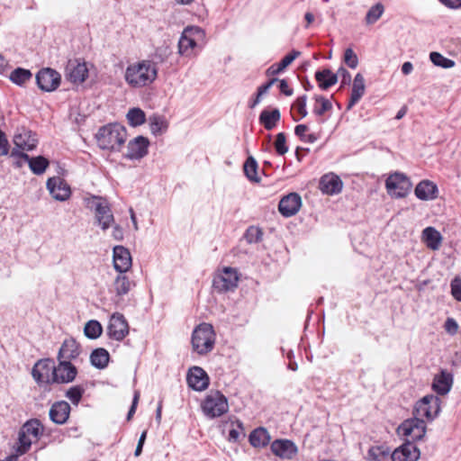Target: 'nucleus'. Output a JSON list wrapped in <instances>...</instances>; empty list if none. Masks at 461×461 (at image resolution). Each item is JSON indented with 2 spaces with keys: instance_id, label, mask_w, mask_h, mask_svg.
Masks as SVG:
<instances>
[{
  "instance_id": "f257e3e1",
  "label": "nucleus",
  "mask_w": 461,
  "mask_h": 461,
  "mask_svg": "<svg viewBox=\"0 0 461 461\" xmlns=\"http://www.w3.org/2000/svg\"><path fill=\"white\" fill-rule=\"evenodd\" d=\"M157 77V64L149 59L130 64L124 72V80L132 88L148 86L156 80Z\"/></svg>"
},
{
  "instance_id": "f03ea898",
  "label": "nucleus",
  "mask_w": 461,
  "mask_h": 461,
  "mask_svg": "<svg viewBox=\"0 0 461 461\" xmlns=\"http://www.w3.org/2000/svg\"><path fill=\"white\" fill-rule=\"evenodd\" d=\"M126 137V129L119 123L103 126L96 133L97 143L102 149L120 150Z\"/></svg>"
},
{
  "instance_id": "7ed1b4c3",
  "label": "nucleus",
  "mask_w": 461,
  "mask_h": 461,
  "mask_svg": "<svg viewBox=\"0 0 461 461\" xmlns=\"http://www.w3.org/2000/svg\"><path fill=\"white\" fill-rule=\"evenodd\" d=\"M215 343V332L212 325L202 323L198 325L192 334V346L200 355L211 352Z\"/></svg>"
},
{
  "instance_id": "20e7f679",
  "label": "nucleus",
  "mask_w": 461,
  "mask_h": 461,
  "mask_svg": "<svg viewBox=\"0 0 461 461\" xmlns=\"http://www.w3.org/2000/svg\"><path fill=\"white\" fill-rule=\"evenodd\" d=\"M86 206L94 211L95 221L105 230L114 222V217L106 199L93 196L87 200Z\"/></svg>"
},
{
  "instance_id": "39448f33",
  "label": "nucleus",
  "mask_w": 461,
  "mask_h": 461,
  "mask_svg": "<svg viewBox=\"0 0 461 461\" xmlns=\"http://www.w3.org/2000/svg\"><path fill=\"white\" fill-rule=\"evenodd\" d=\"M202 410L210 419L220 417L229 411L227 398L219 391L211 392L204 398Z\"/></svg>"
},
{
  "instance_id": "423d86ee",
  "label": "nucleus",
  "mask_w": 461,
  "mask_h": 461,
  "mask_svg": "<svg viewBox=\"0 0 461 461\" xmlns=\"http://www.w3.org/2000/svg\"><path fill=\"white\" fill-rule=\"evenodd\" d=\"M440 399L433 394L425 395L421 398L414 407V414L416 417L429 421L433 420L439 413Z\"/></svg>"
},
{
  "instance_id": "0eeeda50",
  "label": "nucleus",
  "mask_w": 461,
  "mask_h": 461,
  "mask_svg": "<svg viewBox=\"0 0 461 461\" xmlns=\"http://www.w3.org/2000/svg\"><path fill=\"white\" fill-rule=\"evenodd\" d=\"M411 186V180L400 172L391 174L385 181L388 194L394 198L405 197L410 193Z\"/></svg>"
},
{
  "instance_id": "6e6552de",
  "label": "nucleus",
  "mask_w": 461,
  "mask_h": 461,
  "mask_svg": "<svg viewBox=\"0 0 461 461\" xmlns=\"http://www.w3.org/2000/svg\"><path fill=\"white\" fill-rule=\"evenodd\" d=\"M399 435L410 438L409 440H420L426 433V424L424 420L418 417L404 420L397 429Z\"/></svg>"
},
{
  "instance_id": "1a4fd4ad",
  "label": "nucleus",
  "mask_w": 461,
  "mask_h": 461,
  "mask_svg": "<svg viewBox=\"0 0 461 461\" xmlns=\"http://www.w3.org/2000/svg\"><path fill=\"white\" fill-rule=\"evenodd\" d=\"M239 276L236 269L226 267L222 271L214 276L212 280L213 288L219 293H224L235 289L238 286Z\"/></svg>"
},
{
  "instance_id": "9d476101",
  "label": "nucleus",
  "mask_w": 461,
  "mask_h": 461,
  "mask_svg": "<svg viewBox=\"0 0 461 461\" xmlns=\"http://www.w3.org/2000/svg\"><path fill=\"white\" fill-rule=\"evenodd\" d=\"M54 372V362L47 358L41 359L34 365L32 375L38 384H52Z\"/></svg>"
},
{
  "instance_id": "9b49d317",
  "label": "nucleus",
  "mask_w": 461,
  "mask_h": 461,
  "mask_svg": "<svg viewBox=\"0 0 461 461\" xmlns=\"http://www.w3.org/2000/svg\"><path fill=\"white\" fill-rule=\"evenodd\" d=\"M38 86L46 92L57 89L60 84V75L52 68H43L36 75Z\"/></svg>"
},
{
  "instance_id": "f8f14e48",
  "label": "nucleus",
  "mask_w": 461,
  "mask_h": 461,
  "mask_svg": "<svg viewBox=\"0 0 461 461\" xmlns=\"http://www.w3.org/2000/svg\"><path fill=\"white\" fill-rule=\"evenodd\" d=\"M107 332L110 338L118 341L122 340L128 335L129 325L122 314L114 313L112 315Z\"/></svg>"
},
{
  "instance_id": "ddd939ff",
  "label": "nucleus",
  "mask_w": 461,
  "mask_h": 461,
  "mask_svg": "<svg viewBox=\"0 0 461 461\" xmlns=\"http://www.w3.org/2000/svg\"><path fill=\"white\" fill-rule=\"evenodd\" d=\"M46 186L51 196L57 201H66L71 195L70 186L59 176L50 177Z\"/></svg>"
},
{
  "instance_id": "4468645a",
  "label": "nucleus",
  "mask_w": 461,
  "mask_h": 461,
  "mask_svg": "<svg viewBox=\"0 0 461 461\" xmlns=\"http://www.w3.org/2000/svg\"><path fill=\"white\" fill-rule=\"evenodd\" d=\"M11 157H19L23 158L29 165L30 169L35 175H42L50 165L49 160L43 156H37L31 158L28 154L13 149L10 154Z\"/></svg>"
},
{
  "instance_id": "2eb2a0df",
  "label": "nucleus",
  "mask_w": 461,
  "mask_h": 461,
  "mask_svg": "<svg viewBox=\"0 0 461 461\" xmlns=\"http://www.w3.org/2000/svg\"><path fill=\"white\" fill-rule=\"evenodd\" d=\"M420 456V449L413 442L407 440L404 444L393 450L391 454V458L392 461H417Z\"/></svg>"
},
{
  "instance_id": "dca6fc26",
  "label": "nucleus",
  "mask_w": 461,
  "mask_h": 461,
  "mask_svg": "<svg viewBox=\"0 0 461 461\" xmlns=\"http://www.w3.org/2000/svg\"><path fill=\"white\" fill-rule=\"evenodd\" d=\"M59 363L56 366L53 377V383L68 384L72 382L77 374V370L70 361L59 360Z\"/></svg>"
},
{
  "instance_id": "f3484780",
  "label": "nucleus",
  "mask_w": 461,
  "mask_h": 461,
  "mask_svg": "<svg viewBox=\"0 0 461 461\" xmlns=\"http://www.w3.org/2000/svg\"><path fill=\"white\" fill-rule=\"evenodd\" d=\"M301 206V196L297 193H290L280 200L278 210L284 217H291L298 212Z\"/></svg>"
},
{
  "instance_id": "a211bd4d",
  "label": "nucleus",
  "mask_w": 461,
  "mask_h": 461,
  "mask_svg": "<svg viewBox=\"0 0 461 461\" xmlns=\"http://www.w3.org/2000/svg\"><path fill=\"white\" fill-rule=\"evenodd\" d=\"M14 144L17 150H27L31 151L37 147L38 140L35 137V134L31 131L26 130L24 128L18 130L14 136Z\"/></svg>"
},
{
  "instance_id": "6ab92c4d",
  "label": "nucleus",
  "mask_w": 461,
  "mask_h": 461,
  "mask_svg": "<svg viewBox=\"0 0 461 461\" xmlns=\"http://www.w3.org/2000/svg\"><path fill=\"white\" fill-rule=\"evenodd\" d=\"M194 32L199 33L198 28H186L184 30L178 41V53L181 56L191 57L194 54V50L196 47V41L194 39Z\"/></svg>"
},
{
  "instance_id": "aec40b11",
  "label": "nucleus",
  "mask_w": 461,
  "mask_h": 461,
  "mask_svg": "<svg viewBox=\"0 0 461 461\" xmlns=\"http://www.w3.org/2000/svg\"><path fill=\"white\" fill-rule=\"evenodd\" d=\"M187 384L195 391H203L209 385V377L206 372L200 366H193L187 374Z\"/></svg>"
},
{
  "instance_id": "412c9836",
  "label": "nucleus",
  "mask_w": 461,
  "mask_h": 461,
  "mask_svg": "<svg viewBox=\"0 0 461 461\" xmlns=\"http://www.w3.org/2000/svg\"><path fill=\"white\" fill-rule=\"evenodd\" d=\"M149 140L138 136L128 143L125 157L129 159H140L148 154Z\"/></svg>"
},
{
  "instance_id": "4be33fe9",
  "label": "nucleus",
  "mask_w": 461,
  "mask_h": 461,
  "mask_svg": "<svg viewBox=\"0 0 461 461\" xmlns=\"http://www.w3.org/2000/svg\"><path fill=\"white\" fill-rule=\"evenodd\" d=\"M271 450L276 456L285 459L294 458L298 452L296 445L289 439L275 440L271 444Z\"/></svg>"
},
{
  "instance_id": "5701e85b",
  "label": "nucleus",
  "mask_w": 461,
  "mask_h": 461,
  "mask_svg": "<svg viewBox=\"0 0 461 461\" xmlns=\"http://www.w3.org/2000/svg\"><path fill=\"white\" fill-rule=\"evenodd\" d=\"M88 76V69L86 63L69 61L66 68V77L72 83L81 84Z\"/></svg>"
},
{
  "instance_id": "b1692460",
  "label": "nucleus",
  "mask_w": 461,
  "mask_h": 461,
  "mask_svg": "<svg viewBox=\"0 0 461 461\" xmlns=\"http://www.w3.org/2000/svg\"><path fill=\"white\" fill-rule=\"evenodd\" d=\"M113 267L119 273H126L131 267V253L122 246L113 248Z\"/></svg>"
},
{
  "instance_id": "393cba45",
  "label": "nucleus",
  "mask_w": 461,
  "mask_h": 461,
  "mask_svg": "<svg viewBox=\"0 0 461 461\" xmlns=\"http://www.w3.org/2000/svg\"><path fill=\"white\" fill-rule=\"evenodd\" d=\"M453 385V375L442 369L438 375L434 376L432 389L438 394L446 395L451 390Z\"/></svg>"
},
{
  "instance_id": "a878e982",
  "label": "nucleus",
  "mask_w": 461,
  "mask_h": 461,
  "mask_svg": "<svg viewBox=\"0 0 461 461\" xmlns=\"http://www.w3.org/2000/svg\"><path fill=\"white\" fill-rule=\"evenodd\" d=\"M70 410V405L67 402H56L50 409V419L56 424H64L68 420Z\"/></svg>"
},
{
  "instance_id": "bb28decb",
  "label": "nucleus",
  "mask_w": 461,
  "mask_h": 461,
  "mask_svg": "<svg viewBox=\"0 0 461 461\" xmlns=\"http://www.w3.org/2000/svg\"><path fill=\"white\" fill-rule=\"evenodd\" d=\"M320 189L324 194H338L342 189V181L335 175H324L320 181Z\"/></svg>"
},
{
  "instance_id": "cd10ccee",
  "label": "nucleus",
  "mask_w": 461,
  "mask_h": 461,
  "mask_svg": "<svg viewBox=\"0 0 461 461\" xmlns=\"http://www.w3.org/2000/svg\"><path fill=\"white\" fill-rule=\"evenodd\" d=\"M365 92V78L362 74L357 73L353 80L351 95L347 105V110H350L362 98Z\"/></svg>"
},
{
  "instance_id": "c85d7f7f",
  "label": "nucleus",
  "mask_w": 461,
  "mask_h": 461,
  "mask_svg": "<svg viewBox=\"0 0 461 461\" xmlns=\"http://www.w3.org/2000/svg\"><path fill=\"white\" fill-rule=\"evenodd\" d=\"M414 193L420 200H433L437 197L438 187L429 180H422L416 185Z\"/></svg>"
},
{
  "instance_id": "c756f323",
  "label": "nucleus",
  "mask_w": 461,
  "mask_h": 461,
  "mask_svg": "<svg viewBox=\"0 0 461 461\" xmlns=\"http://www.w3.org/2000/svg\"><path fill=\"white\" fill-rule=\"evenodd\" d=\"M135 283L125 273H119L113 283V291L118 298L129 294Z\"/></svg>"
},
{
  "instance_id": "7c9ffc66",
  "label": "nucleus",
  "mask_w": 461,
  "mask_h": 461,
  "mask_svg": "<svg viewBox=\"0 0 461 461\" xmlns=\"http://www.w3.org/2000/svg\"><path fill=\"white\" fill-rule=\"evenodd\" d=\"M79 353V346L74 339H65L59 348L58 359L70 361L77 357Z\"/></svg>"
},
{
  "instance_id": "2f4dec72",
  "label": "nucleus",
  "mask_w": 461,
  "mask_h": 461,
  "mask_svg": "<svg viewBox=\"0 0 461 461\" xmlns=\"http://www.w3.org/2000/svg\"><path fill=\"white\" fill-rule=\"evenodd\" d=\"M281 119V113L278 108L273 110H263L260 114L258 121L260 124L267 131L273 130Z\"/></svg>"
},
{
  "instance_id": "473e14b6",
  "label": "nucleus",
  "mask_w": 461,
  "mask_h": 461,
  "mask_svg": "<svg viewBox=\"0 0 461 461\" xmlns=\"http://www.w3.org/2000/svg\"><path fill=\"white\" fill-rule=\"evenodd\" d=\"M300 55V51L292 50L289 54L285 56L280 62L271 65L266 71L267 76L274 77L280 74Z\"/></svg>"
},
{
  "instance_id": "72a5a7b5",
  "label": "nucleus",
  "mask_w": 461,
  "mask_h": 461,
  "mask_svg": "<svg viewBox=\"0 0 461 461\" xmlns=\"http://www.w3.org/2000/svg\"><path fill=\"white\" fill-rule=\"evenodd\" d=\"M422 239L427 247L432 250L439 249L442 242V236L434 227H427L422 231Z\"/></svg>"
},
{
  "instance_id": "f704fd0d",
  "label": "nucleus",
  "mask_w": 461,
  "mask_h": 461,
  "mask_svg": "<svg viewBox=\"0 0 461 461\" xmlns=\"http://www.w3.org/2000/svg\"><path fill=\"white\" fill-rule=\"evenodd\" d=\"M315 78L321 89H328L338 82V75L325 68L315 73Z\"/></svg>"
},
{
  "instance_id": "c9c22d12",
  "label": "nucleus",
  "mask_w": 461,
  "mask_h": 461,
  "mask_svg": "<svg viewBox=\"0 0 461 461\" xmlns=\"http://www.w3.org/2000/svg\"><path fill=\"white\" fill-rule=\"evenodd\" d=\"M270 441V435L265 428H258L249 435V442L255 447H266Z\"/></svg>"
},
{
  "instance_id": "e433bc0d",
  "label": "nucleus",
  "mask_w": 461,
  "mask_h": 461,
  "mask_svg": "<svg viewBox=\"0 0 461 461\" xmlns=\"http://www.w3.org/2000/svg\"><path fill=\"white\" fill-rule=\"evenodd\" d=\"M110 359L108 351L103 348L95 349L90 355L91 364L99 369H104L107 366Z\"/></svg>"
},
{
  "instance_id": "4c0bfd02",
  "label": "nucleus",
  "mask_w": 461,
  "mask_h": 461,
  "mask_svg": "<svg viewBox=\"0 0 461 461\" xmlns=\"http://www.w3.org/2000/svg\"><path fill=\"white\" fill-rule=\"evenodd\" d=\"M42 430L43 428L37 419H32L26 421L20 429V431L32 437L35 441L40 438Z\"/></svg>"
},
{
  "instance_id": "58836bf2",
  "label": "nucleus",
  "mask_w": 461,
  "mask_h": 461,
  "mask_svg": "<svg viewBox=\"0 0 461 461\" xmlns=\"http://www.w3.org/2000/svg\"><path fill=\"white\" fill-rule=\"evenodd\" d=\"M103 328L99 321L91 320L87 321L84 328L85 335L91 339H95L102 334Z\"/></svg>"
},
{
  "instance_id": "ea45409f",
  "label": "nucleus",
  "mask_w": 461,
  "mask_h": 461,
  "mask_svg": "<svg viewBox=\"0 0 461 461\" xmlns=\"http://www.w3.org/2000/svg\"><path fill=\"white\" fill-rule=\"evenodd\" d=\"M390 449L384 446H374L369 448L367 453V459L369 461H383V459L388 456Z\"/></svg>"
},
{
  "instance_id": "a19ab883",
  "label": "nucleus",
  "mask_w": 461,
  "mask_h": 461,
  "mask_svg": "<svg viewBox=\"0 0 461 461\" xmlns=\"http://www.w3.org/2000/svg\"><path fill=\"white\" fill-rule=\"evenodd\" d=\"M129 123L133 126H140L146 121L145 113L140 108H131L127 113Z\"/></svg>"
},
{
  "instance_id": "79ce46f5",
  "label": "nucleus",
  "mask_w": 461,
  "mask_h": 461,
  "mask_svg": "<svg viewBox=\"0 0 461 461\" xmlns=\"http://www.w3.org/2000/svg\"><path fill=\"white\" fill-rule=\"evenodd\" d=\"M32 73L28 69L17 68L12 71L10 80L16 85L22 86L32 77Z\"/></svg>"
},
{
  "instance_id": "37998d69",
  "label": "nucleus",
  "mask_w": 461,
  "mask_h": 461,
  "mask_svg": "<svg viewBox=\"0 0 461 461\" xmlns=\"http://www.w3.org/2000/svg\"><path fill=\"white\" fill-rule=\"evenodd\" d=\"M316 104L313 108V113L317 116H321L326 112L330 111L332 108V104L330 101L325 98L322 95H315L314 96Z\"/></svg>"
},
{
  "instance_id": "c03bdc74",
  "label": "nucleus",
  "mask_w": 461,
  "mask_h": 461,
  "mask_svg": "<svg viewBox=\"0 0 461 461\" xmlns=\"http://www.w3.org/2000/svg\"><path fill=\"white\" fill-rule=\"evenodd\" d=\"M150 131L153 134H158L166 131L167 123L166 120L159 115H152L149 118Z\"/></svg>"
},
{
  "instance_id": "a18cd8bd",
  "label": "nucleus",
  "mask_w": 461,
  "mask_h": 461,
  "mask_svg": "<svg viewBox=\"0 0 461 461\" xmlns=\"http://www.w3.org/2000/svg\"><path fill=\"white\" fill-rule=\"evenodd\" d=\"M257 169H258V163L257 161L252 158L249 157L244 163V173L246 176L253 182H258L259 177L257 175Z\"/></svg>"
},
{
  "instance_id": "49530a36",
  "label": "nucleus",
  "mask_w": 461,
  "mask_h": 461,
  "mask_svg": "<svg viewBox=\"0 0 461 461\" xmlns=\"http://www.w3.org/2000/svg\"><path fill=\"white\" fill-rule=\"evenodd\" d=\"M384 12V7L381 3H377L373 5L366 15V23L367 24H373L376 23Z\"/></svg>"
},
{
  "instance_id": "de8ad7c7",
  "label": "nucleus",
  "mask_w": 461,
  "mask_h": 461,
  "mask_svg": "<svg viewBox=\"0 0 461 461\" xmlns=\"http://www.w3.org/2000/svg\"><path fill=\"white\" fill-rule=\"evenodd\" d=\"M429 59L435 66L441 67L443 68H450L455 66L454 60L447 59L436 51L429 54Z\"/></svg>"
},
{
  "instance_id": "09e8293b",
  "label": "nucleus",
  "mask_w": 461,
  "mask_h": 461,
  "mask_svg": "<svg viewBox=\"0 0 461 461\" xmlns=\"http://www.w3.org/2000/svg\"><path fill=\"white\" fill-rule=\"evenodd\" d=\"M241 436H245L243 424L240 420L232 421L227 438L228 440L230 442H238Z\"/></svg>"
},
{
  "instance_id": "8fccbe9b",
  "label": "nucleus",
  "mask_w": 461,
  "mask_h": 461,
  "mask_svg": "<svg viewBox=\"0 0 461 461\" xmlns=\"http://www.w3.org/2000/svg\"><path fill=\"white\" fill-rule=\"evenodd\" d=\"M33 440L34 439L32 437L23 433L22 431H19L18 446L16 451L20 455L25 454L30 449Z\"/></svg>"
},
{
  "instance_id": "3c124183",
  "label": "nucleus",
  "mask_w": 461,
  "mask_h": 461,
  "mask_svg": "<svg viewBox=\"0 0 461 461\" xmlns=\"http://www.w3.org/2000/svg\"><path fill=\"white\" fill-rule=\"evenodd\" d=\"M263 231L260 228L256 226H249L244 235L248 243H258L262 240Z\"/></svg>"
},
{
  "instance_id": "603ef678",
  "label": "nucleus",
  "mask_w": 461,
  "mask_h": 461,
  "mask_svg": "<svg viewBox=\"0 0 461 461\" xmlns=\"http://www.w3.org/2000/svg\"><path fill=\"white\" fill-rule=\"evenodd\" d=\"M85 393V388L81 385H75L70 387L66 392V397L70 400V402L77 405L79 402L81 401V398Z\"/></svg>"
},
{
  "instance_id": "864d4df0",
  "label": "nucleus",
  "mask_w": 461,
  "mask_h": 461,
  "mask_svg": "<svg viewBox=\"0 0 461 461\" xmlns=\"http://www.w3.org/2000/svg\"><path fill=\"white\" fill-rule=\"evenodd\" d=\"M274 146L276 153L280 156L285 155L288 151V147L286 145V137L284 132H280L276 136Z\"/></svg>"
},
{
  "instance_id": "5fc2aeb1",
  "label": "nucleus",
  "mask_w": 461,
  "mask_h": 461,
  "mask_svg": "<svg viewBox=\"0 0 461 461\" xmlns=\"http://www.w3.org/2000/svg\"><path fill=\"white\" fill-rule=\"evenodd\" d=\"M344 62L350 68H356L357 67L358 58L352 49L348 48L345 50Z\"/></svg>"
},
{
  "instance_id": "6e6d98bb",
  "label": "nucleus",
  "mask_w": 461,
  "mask_h": 461,
  "mask_svg": "<svg viewBox=\"0 0 461 461\" xmlns=\"http://www.w3.org/2000/svg\"><path fill=\"white\" fill-rule=\"evenodd\" d=\"M451 294L458 302L461 301V277L456 276L452 279L451 284Z\"/></svg>"
},
{
  "instance_id": "4d7b16f0",
  "label": "nucleus",
  "mask_w": 461,
  "mask_h": 461,
  "mask_svg": "<svg viewBox=\"0 0 461 461\" xmlns=\"http://www.w3.org/2000/svg\"><path fill=\"white\" fill-rule=\"evenodd\" d=\"M306 102H307V96L302 95L296 99L295 104H294V106L297 109V111L302 118L306 117L308 114L307 110H306Z\"/></svg>"
},
{
  "instance_id": "13d9d810",
  "label": "nucleus",
  "mask_w": 461,
  "mask_h": 461,
  "mask_svg": "<svg viewBox=\"0 0 461 461\" xmlns=\"http://www.w3.org/2000/svg\"><path fill=\"white\" fill-rule=\"evenodd\" d=\"M445 330L450 335H456L458 330V324L453 318H447L444 324Z\"/></svg>"
},
{
  "instance_id": "bf43d9fd",
  "label": "nucleus",
  "mask_w": 461,
  "mask_h": 461,
  "mask_svg": "<svg viewBox=\"0 0 461 461\" xmlns=\"http://www.w3.org/2000/svg\"><path fill=\"white\" fill-rule=\"evenodd\" d=\"M9 152V142L4 131L0 130V157Z\"/></svg>"
},
{
  "instance_id": "052dcab7",
  "label": "nucleus",
  "mask_w": 461,
  "mask_h": 461,
  "mask_svg": "<svg viewBox=\"0 0 461 461\" xmlns=\"http://www.w3.org/2000/svg\"><path fill=\"white\" fill-rule=\"evenodd\" d=\"M338 77H341V85L348 86L351 82V75L350 73L344 68H339L337 73Z\"/></svg>"
},
{
  "instance_id": "680f3d73",
  "label": "nucleus",
  "mask_w": 461,
  "mask_h": 461,
  "mask_svg": "<svg viewBox=\"0 0 461 461\" xmlns=\"http://www.w3.org/2000/svg\"><path fill=\"white\" fill-rule=\"evenodd\" d=\"M279 89H280L281 93L286 96H291L294 93V90L289 86V85L285 79L280 80Z\"/></svg>"
},
{
  "instance_id": "e2e57ef3",
  "label": "nucleus",
  "mask_w": 461,
  "mask_h": 461,
  "mask_svg": "<svg viewBox=\"0 0 461 461\" xmlns=\"http://www.w3.org/2000/svg\"><path fill=\"white\" fill-rule=\"evenodd\" d=\"M139 397H140L139 393L135 392L131 406V408H130V410L128 411V414H127V420H130L131 419V417L133 416V414L135 413V411H136V408H137V404H138V402H139Z\"/></svg>"
},
{
  "instance_id": "0e129e2a",
  "label": "nucleus",
  "mask_w": 461,
  "mask_h": 461,
  "mask_svg": "<svg viewBox=\"0 0 461 461\" xmlns=\"http://www.w3.org/2000/svg\"><path fill=\"white\" fill-rule=\"evenodd\" d=\"M308 131V127L305 124H299L295 126L294 133L302 140L305 137L304 133Z\"/></svg>"
},
{
  "instance_id": "69168bd1",
  "label": "nucleus",
  "mask_w": 461,
  "mask_h": 461,
  "mask_svg": "<svg viewBox=\"0 0 461 461\" xmlns=\"http://www.w3.org/2000/svg\"><path fill=\"white\" fill-rule=\"evenodd\" d=\"M443 5L449 8H458L461 6V0H439Z\"/></svg>"
},
{
  "instance_id": "338daca9",
  "label": "nucleus",
  "mask_w": 461,
  "mask_h": 461,
  "mask_svg": "<svg viewBox=\"0 0 461 461\" xmlns=\"http://www.w3.org/2000/svg\"><path fill=\"white\" fill-rule=\"evenodd\" d=\"M413 69V66L412 64L410 62V61H406L402 64V72L404 74V75H409L411 73Z\"/></svg>"
},
{
  "instance_id": "774afa93",
  "label": "nucleus",
  "mask_w": 461,
  "mask_h": 461,
  "mask_svg": "<svg viewBox=\"0 0 461 461\" xmlns=\"http://www.w3.org/2000/svg\"><path fill=\"white\" fill-rule=\"evenodd\" d=\"M270 87H271V86L267 82L266 84L260 86L258 88V95H263L267 94L268 92V90L270 89Z\"/></svg>"
}]
</instances>
